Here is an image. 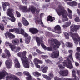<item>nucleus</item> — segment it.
Wrapping results in <instances>:
<instances>
[{
  "instance_id": "e2e57ef3",
  "label": "nucleus",
  "mask_w": 80,
  "mask_h": 80,
  "mask_svg": "<svg viewBox=\"0 0 80 80\" xmlns=\"http://www.w3.org/2000/svg\"><path fill=\"white\" fill-rule=\"evenodd\" d=\"M78 76L79 77H80V71H78Z\"/></svg>"
},
{
  "instance_id": "6e6552de",
  "label": "nucleus",
  "mask_w": 80,
  "mask_h": 80,
  "mask_svg": "<svg viewBox=\"0 0 80 80\" xmlns=\"http://www.w3.org/2000/svg\"><path fill=\"white\" fill-rule=\"evenodd\" d=\"M62 64L63 65L60 64L58 66L60 68H65L64 67H65V66H66L68 68L70 69H71L73 68V66L72 64L71 61L68 59L62 62Z\"/></svg>"
},
{
  "instance_id": "a211bd4d",
  "label": "nucleus",
  "mask_w": 80,
  "mask_h": 80,
  "mask_svg": "<svg viewBox=\"0 0 80 80\" xmlns=\"http://www.w3.org/2000/svg\"><path fill=\"white\" fill-rule=\"evenodd\" d=\"M24 74L25 75H27L28 76L26 78L27 80H32V77L29 74V72L27 71H24Z\"/></svg>"
},
{
  "instance_id": "9d476101",
  "label": "nucleus",
  "mask_w": 80,
  "mask_h": 80,
  "mask_svg": "<svg viewBox=\"0 0 80 80\" xmlns=\"http://www.w3.org/2000/svg\"><path fill=\"white\" fill-rule=\"evenodd\" d=\"M36 40L38 46H40V44H41L42 48H43L44 50H47V48L46 47V46L43 44V42L42 40L40 41L39 38H36Z\"/></svg>"
},
{
  "instance_id": "58836bf2",
  "label": "nucleus",
  "mask_w": 80,
  "mask_h": 80,
  "mask_svg": "<svg viewBox=\"0 0 80 80\" xmlns=\"http://www.w3.org/2000/svg\"><path fill=\"white\" fill-rule=\"evenodd\" d=\"M0 29H1V30H4L5 29L4 26L2 24H0Z\"/></svg>"
},
{
  "instance_id": "a19ab883",
  "label": "nucleus",
  "mask_w": 80,
  "mask_h": 80,
  "mask_svg": "<svg viewBox=\"0 0 80 80\" xmlns=\"http://www.w3.org/2000/svg\"><path fill=\"white\" fill-rule=\"evenodd\" d=\"M16 13L17 15V16L18 18H19V17H20V16H21V15L20 14V13L18 12L17 11H16Z\"/></svg>"
},
{
  "instance_id": "412c9836",
  "label": "nucleus",
  "mask_w": 80,
  "mask_h": 80,
  "mask_svg": "<svg viewBox=\"0 0 80 80\" xmlns=\"http://www.w3.org/2000/svg\"><path fill=\"white\" fill-rule=\"evenodd\" d=\"M20 31V29H18L17 28H14L13 29H10L9 30V32H14L16 33H17L18 34L19 32Z\"/></svg>"
},
{
  "instance_id": "0e129e2a",
  "label": "nucleus",
  "mask_w": 80,
  "mask_h": 80,
  "mask_svg": "<svg viewBox=\"0 0 80 80\" xmlns=\"http://www.w3.org/2000/svg\"><path fill=\"white\" fill-rule=\"evenodd\" d=\"M20 43H23V41L22 40V39L21 38H20Z\"/></svg>"
},
{
  "instance_id": "4468645a",
  "label": "nucleus",
  "mask_w": 80,
  "mask_h": 80,
  "mask_svg": "<svg viewBox=\"0 0 80 80\" xmlns=\"http://www.w3.org/2000/svg\"><path fill=\"white\" fill-rule=\"evenodd\" d=\"M2 4L4 11H5L6 10H7V6H10V3L7 2H2Z\"/></svg>"
},
{
  "instance_id": "bf43d9fd",
  "label": "nucleus",
  "mask_w": 80,
  "mask_h": 80,
  "mask_svg": "<svg viewBox=\"0 0 80 80\" xmlns=\"http://www.w3.org/2000/svg\"><path fill=\"white\" fill-rule=\"evenodd\" d=\"M44 15H44V14H43V13H42L40 15V17H43V16H44Z\"/></svg>"
},
{
  "instance_id": "680f3d73",
  "label": "nucleus",
  "mask_w": 80,
  "mask_h": 80,
  "mask_svg": "<svg viewBox=\"0 0 80 80\" xmlns=\"http://www.w3.org/2000/svg\"><path fill=\"white\" fill-rule=\"evenodd\" d=\"M75 64L76 65V67H77V66H78V65H79L78 63V62H75Z\"/></svg>"
},
{
  "instance_id": "6ab92c4d",
  "label": "nucleus",
  "mask_w": 80,
  "mask_h": 80,
  "mask_svg": "<svg viewBox=\"0 0 80 80\" xmlns=\"http://www.w3.org/2000/svg\"><path fill=\"white\" fill-rule=\"evenodd\" d=\"M67 4L68 5H69L71 6V7H75V6H77L78 4L77 2L75 1L68 2Z\"/></svg>"
},
{
  "instance_id": "5fc2aeb1",
  "label": "nucleus",
  "mask_w": 80,
  "mask_h": 80,
  "mask_svg": "<svg viewBox=\"0 0 80 80\" xmlns=\"http://www.w3.org/2000/svg\"><path fill=\"white\" fill-rule=\"evenodd\" d=\"M28 57L29 59H32V55L31 54L29 55Z\"/></svg>"
},
{
  "instance_id": "338daca9",
  "label": "nucleus",
  "mask_w": 80,
  "mask_h": 80,
  "mask_svg": "<svg viewBox=\"0 0 80 80\" xmlns=\"http://www.w3.org/2000/svg\"><path fill=\"white\" fill-rule=\"evenodd\" d=\"M46 61V63H49V62H50V61H49V60H45Z\"/></svg>"
},
{
  "instance_id": "c85d7f7f",
  "label": "nucleus",
  "mask_w": 80,
  "mask_h": 80,
  "mask_svg": "<svg viewBox=\"0 0 80 80\" xmlns=\"http://www.w3.org/2000/svg\"><path fill=\"white\" fill-rule=\"evenodd\" d=\"M69 53H71V54L69 56V58H70L71 60H72V62H74L73 60V57H72V53H73V51L72 50H70L68 51Z\"/></svg>"
},
{
  "instance_id": "603ef678",
  "label": "nucleus",
  "mask_w": 80,
  "mask_h": 80,
  "mask_svg": "<svg viewBox=\"0 0 80 80\" xmlns=\"http://www.w3.org/2000/svg\"><path fill=\"white\" fill-rule=\"evenodd\" d=\"M57 32H56L57 33H61V30L60 29L57 30Z\"/></svg>"
},
{
  "instance_id": "ea45409f",
  "label": "nucleus",
  "mask_w": 80,
  "mask_h": 80,
  "mask_svg": "<svg viewBox=\"0 0 80 80\" xmlns=\"http://www.w3.org/2000/svg\"><path fill=\"white\" fill-rule=\"evenodd\" d=\"M54 80H63V78H59L57 77L56 76L54 77Z\"/></svg>"
},
{
  "instance_id": "2f4dec72",
  "label": "nucleus",
  "mask_w": 80,
  "mask_h": 80,
  "mask_svg": "<svg viewBox=\"0 0 80 80\" xmlns=\"http://www.w3.org/2000/svg\"><path fill=\"white\" fill-rule=\"evenodd\" d=\"M33 61L34 63V64L36 66V68H40V66L38 65V62H37L34 59Z\"/></svg>"
},
{
  "instance_id": "052dcab7",
  "label": "nucleus",
  "mask_w": 80,
  "mask_h": 80,
  "mask_svg": "<svg viewBox=\"0 0 80 80\" xmlns=\"http://www.w3.org/2000/svg\"><path fill=\"white\" fill-rule=\"evenodd\" d=\"M31 66L32 67H33L34 66V64H33V63L32 62H31Z\"/></svg>"
},
{
  "instance_id": "423d86ee",
  "label": "nucleus",
  "mask_w": 80,
  "mask_h": 80,
  "mask_svg": "<svg viewBox=\"0 0 80 80\" xmlns=\"http://www.w3.org/2000/svg\"><path fill=\"white\" fill-rule=\"evenodd\" d=\"M49 42H54L55 43V45H56V46H55V45H51L50 47H48L47 48V50L48 51H52V48H59V46L61 44L60 42H58L57 41V40L55 39H50L48 40Z\"/></svg>"
},
{
  "instance_id": "69168bd1",
  "label": "nucleus",
  "mask_w": 80,
  "mask_h": 80,
  "mask_svg": "<svg viewBox=\"0 0 80 80\" xmlns=\"http://www.w3.org/2000/svg\"><path fill=\"white\" fill-rule=\"evenodd\" d=\"M22 20H23V22H24V21H26V20H25V19L23 17L22 18Z\"/></svg>"
},
{
  "instance_id": "4d7b16f0",
  "label": "nucleus",
  "mask_w": 80,
  "mask_h": 80,
  "mask_svg": "<svg viewBox=\"0 0 80 80\" xmlns=\"http://www.w3.org/2000/svg\"><path fill=\"white\" fill-rule=\"evenodd\" d=\"M77 50L78 52H80V47L77 48Z\"/></svg>"
},
{
  "instance_id": "864d4df0",
  "label": "nucleus",
  "mask_w": 80,
  "mask_h": 80,
  "mask_svg": "<svg viewBox=\"0 0 80 80\" xmlns=\"http://www.w3.org/2000/svg\"><path fill=\"white\" fill-rule=\"evenodd\" d=\"M77 12L79 15H80V10L79 9H78L77 10Z\"/></svg>"
},
{
  "instance_id": "cd10ccee",
  "label": "nucleus",
  "mask_w": 80,
  "mask_h": 80,
  "mask_svg": "<svg viewBox=\"0 0 80 80\" xmlns=\"http://www.w3.org/2000/svg\"><path fill=\"white\" fill-rule=\"evenodd\" d=\"M36 22H38V23H39L41 25H42V27H45L44 25H43V22L42 21V20H41V19H38V18L36 20Z\"/></svg>"
},
{
  "instance_id": "4be33fe9",
  "label": "nucleus",
  "mask_w": 80,
  "mask_h": 80,
  "mask_svg": "<svg viewBox=\"0 0 80 80\" xmlns=\"http://www.w3.org/2000/svg\"><path fill=\"white\" fill-rule=\"evenodd\" d=\"M7 35L8 37L9 38H15V35L10 33H7L6 34H5L6 37V38H7Z\"/></svg>"
},
{
  "instance_id": "a878e982",
  "label": "nucleus",
  "mask_w": 80,
  "mask_h": 80,
  "mask_svg": "<svg viewBox=\"0 0 80 80\" xmlns=\"http://www.w3.org/2000/svg\"><path fill=\"white\" fill-rule=\"evenodd\" d=\"M12 42L13 44H15L16 45H18L20 44V42H19V41L18 39L12 40Z\"/></svg>"
},
{
  "instance_id": "6e6d98bb",
  "label": "nucleus",
  "mask_w": 80,
  "mask_h": 80,
  "mask_svg": "<svg viewBox=\"0 0 80 80\" xmlns=\"http://www.w3.org/2000/svg\"><path fill=\"white\" fill-rule=\"evenodd\" d=\"M7 28H13V26H9V25H8L7 26Z\"/></svg>"
},
{
  "instance_id": "1a4fd4ad",
  "label": "nucleus",
  "mask_w": 80,
  "mask_h": 80,
  "mask_svg": "<svg viewBox=\"0 0 80 80\" xmlns=\"http://www.w3.org/2000/svg\"><path fill=\"white\" fill-rule=\"evenodd\" d=\"M5 44L6 46L10 47L12 51H14V52H19V51L20 50V49H21L20 47H16L13 46L12 45V43H10L8 42H5Z\"/></svg>"
},
{
  "instance_id": "7ed1b4c3",
  "label": "nucleus",
  "mask_w": 80,
  "mask_h": 80,
  "mask_svg": "<svg viewBox=\"0 0 80 80\" xmlns=\"http://www.w3.org/2000/svg\"><path fill=\"white\" fill-rule=\"evenodd\" d=\"M56 11L59 16L62 15L63 17L62 21L63 22H65V21L68 20V18H67L68 14L66 10H64L63 7L61 6H59L56 10Z\"/></svg>"
},
{
  "instance_id": "9b49d317",
  "label": "nucleus",
  "mask_w": 80,
  "mask_h": 80,
  "mask_svg": "<svg viewBox=\"0 0 80 80\" xmlns=\"http://www.w3.org/2000/svg\"><path fill=\"white\" fill-rule=\"evenodd\" d=\"M72 77H73V79L64 78L63 79V80H79L80 79H79V78L77 77V76H76L75 71H72Z\"/></svg>"
},
{
  "instance_id": "20e7f679",
  "label": "nucleus",
  "mask_w": 80,
  "mask_h": 80,
  "mask_svg": "<svg viewBox=\"0 0 80 80\" xmlns=\"http://www.w3.org/2000/svg\"><path fill=\"white\" fill-rule=\"evenodd\" d=\"M27 6H20L19 7V8L20 10H22V11L24 13H26V12H31L32 13H35V11L37 13H38L39 12H40V9H37L35 10L36 8L33 6H30L29 7V9L28 10L27 8Z\"/></svg>"
},
{
  "instance_id": "c9c22d12",
  "label": "nucleus",
  "mask_w": 80,
  "mask_h": 80,
  "mask_svg": "<svg viewBox=\"0 0 80 80\" xmlns=\"http://www.w3.org/2000/svg\"><path fill=\"white\" fill-rule=\"evenodd\" d=\"M63 33L65 36L66 38L67 39H69V36L68 34V33H67V32H64Z\"/></svg>"
},
{
  "instance_id": "b1692460",
  "label": "nucleus",
  "mask_w": 80,
  "mask_h": 80,
  "mask_svg": "<svg viewBox=\"0 0 80 80\" xmlns=\"http://www.w3.org/2000/svg\"><path fill=\"white\" fill-rule=\"evenodd\" d=\"M41 69H43L42 70V72L43 73H46L47 70H48V67H45V66H42L41 67Z\"/></svg>"
},
{
  "instance_id": "7c9ffc66",
  "label": "nucleus",
  "mask_w": 80,
  "mask_h": 80,
  "mask_svg": "<svg viewBox=\"0 0 80 80\" xmlns=\"http://www.w3.org/2000/svg\"><path fill=\"white\" fill-rule=\"evenodd\" d=\"M10 78H12V80H20L18 78H13L12 77H10L9 76H7L6 77V80H8V79H10Z\"/></svg>"
},
{
  "instance_id": "de8ad7c7",
  "label": "nucleus",
  "mask_w": 80,
  "mask_h": 80,
  "mask_svg": "<svg viewBox=\"0 0 80 80\" xmlns=\"http://www.w3.org/2000/svg\"><path fill=\"white\" fill-rule=\"evenodd\" d=\"M2 56L3 58H6L7 57V56L5 54H2Z\"/></svg>"
},
{
  "instance_id": "2eb2a0df",
  "label": "nucleus",
  "mask_w": 80,
  "mask_h": 80,
  "mask_svg": "<svg viewBox=\"0 0 80 80\" xmlns=\"http://www.w3.org/2000/svg\"><path fill=\"white\" fill-rule=\"evenodd\" d=\"M59 74L61 75L62 76H67L68 74V70H66L64 71H60L59 72Z\"/></svg>"
},
{
  "instance_id": "f3484780",
  "label": "nucleus",
  "mask_w": 80,
  "mask_h": 80,
  "mask_svg": "<svg viewBox=\"0 0 80 80\" xmlns=\"http://www.w3.org/2000/svg\"><path fill=\"white\" fill-rule=\"evenodd\" d=\"M8 73L5 71H4L2 72H0V80L2 79L6 75H8Z\"/></svg>"
},
{
  "instance_id": "8fccbe9b",
  "label": "nucleus",
  "mask_w": 80,
  "mask_h": 80,
  "mask_svg": "<svg viewBox=\"0 0 80 80\" xmlns=\"http://www.w3.org/2000/svg\"><path fill=\"white\" fill-rule=\"evenodd\" d=\"M22 53L23 56H25V55H26L27 54V52L25 51H24L23 52H22Z\"/></svg>"
},
{
  "instance_id": "c756f323",
  "label": "nucleus",
  "mask_w": 80,
  "mask_h": 80,
  "mask_svg": "<svg viewBox=\"0 0 80 80\" xmlns=\"http://www.w3.org/2000/svg\"><path fill=\"white\" fill-rule=\"evenodd\" d=\"M32 74L35 77H39L41 75V74L37 72H33Z\"/></svg>"
},
{
  "instance_id": "e433bc0d",
  "label": "nucleus",
  "mask_w": 80,
  "mask_h": 80,
  "mask_svg": "<svg viewBox=\"0 0 80 80\" xmlns=\"http://www.w3.org/2000/svg\"><path fill=\"white\" fill-rule=\"evenodd\" d=\"M22 23L24 25V26H27L29 25V23L27 21H22Z\"/></svg>"
},
{
  "instance_id": "5701e85b",
  "label": "nucleus",
  "mask_w": 80,
  "mask_h": 80,
  "mask_svg": "<svg viewBox=\"0 0 80 80\" xmlns=\"http://www.w3.org/2000/svg\"><path fill=\"white\" fill-rule=\"evenodd\" d=\"M48 77L47 78V80H51L54 77V75L53 74V73L51 72L48 73Z\"/></svg>"
},
{
  "instance_id": "f03ea898",
  "label": "nucleus",
  "mask_w": 80,
  "mask_h": 80,
  "mask_svg": "<svg viewBox=\"0 0 80 80\" xmlns=\"http://www.w3.org/2000/svg\"><path fill=\"white\" fill-rule=\"evenodd\" d=\"M6 14L8 16H9L11 19L9 18H7L5 16H3L2 17V22L5 23V24H7V23L8 22V20H11V22H15L16 19L14 17V16L13 15V9L11 8H9L7 10V11L6 12Z\"/></svg>"
},
{
  "instance_id": "f8f14e48",
  "label": "nucleus",
  "mask_w": 80,
  "mask_h": 80,
  "mask_svg": "<svg viewBox=\"0 0 80 80\" xmlns=\"http://www.w3.org/2000/svg\"><path fill=\"white\" fill-rule=\"evenodd\" d=\"M58 56H59V51H58V50L56 51L55 50H54L51 55V57L53 58H57V57H58Z\"/></svg>"
},
{
  "instance_id": "f257e3e1",
  "label": "nucleus",
  "mask_w": 80,
  "mask_h": 80,
  "mask_svg": "<svg viewBox=\"0 0 80 80\" xmlns=\"http://www.w3.org/2000/svg\"><path fill=\"white\" fill-rule=\"evenodd\" d=\"M79 28H80V25H73L70 27V35L71 37H72L74 43L76 45H78V42L79 45H80V38L78 34H74L73 32L74 31H77V30H78Z\"/></svg>"
},
{
  "instance_id": "39448f33",
  "label": "nucleus",
  "mask_w": 80,
  "mask_h": 80,
  "mask_svg": "<svg viewBox=\"0 0 80 80\" xmlns=\"http://www.w3.org/2000/svg\"><path fill=\"white\" fill-rule=\"evenodd\" d=\"M18 57H21V59L22 64L24 67L26 68H30V62H28V59L27 57L23 56L22 52H20L18 54Z\"/></svg>"
},
{
  "instance_id": "aec40b11",
  "label": "nucleus",
  "mask_w": 80,
  "mask_h": 80,
  "mask_svg": "<svg viewBox=\"0 0 80 80\" xmlns=\"http://www.w3.org/2000/svg\"><path fill=\"white\" fill-rule=\"evenodd\" d=\"M14 63H15V67L16 68H19L20 67V63H19V62L18 61V59L17 58H15L14 60Z\"/></svg>"
},
{
  "instance_id": "ddd939ff",
  "label": "nucleus",
  "mask_w": 80,
  "mask_h": 80,
  "mask_svg": "<svg viewBox=\"0 0 80 80\" xmlns=\"http://www.w3.org/2000/svg\"><path fill=\"white\" fill-rule=\"evenodd\" d=\"M5 64L8 68H10L12 65V61L10 59H8L5 62Z\"/></svg>"
},
{
  "instance_id": "09e8293b",
  "label": "nucleus",
  "mask_w": 80,
  "mask_h": 80,
  "mask_svg": "<svg viewBox=\"0 0 80 80\" xmlns=\"http://www.w3.org/2000/svg\"><path fill=\"white\" fill-rule=\"evenodd\" d=\"M16 74L17 75H19V76H21V75H22V73L21 72H18L16 73Z\"/></svg>"
},
{
  "instance_id": "49530a36",
  "label": "nucleus",
  "mask_w": 80,
  "mask_h": 80,
  "mask_svg": "<svg viewBox=\"0 0 80 80\" xmlns=\"http://www.w3.org/2000/svg\"><path fill=\"white\" fill-rule=\"evenodd\" d=\"M66 25H67V27H69L70 25H71V22H68L66 23Z\"/></svg>"
},
{
  "instance_id": "a18cd8bd",
  "label": "nucleus",
  "mask_w": 80,
  "mask_h": 80,
  "mask_svg": "<svg viewBox=\"0 0 80 80\" xmlns=\"http://www.w3.org/2000/svg\"><path fill=\"white\" fill-rule=\"evenodd\" d=\"M36 52H38V54H42V52L41 51H40V50L38 49L36 50Z\"/></svg>"
},
{
  "instance_id": "f704fd0d",
  "label": "nucleus",
  "mask_w": 80,
  "mask_h": 80,
  "mask_svg": "<svg viewBox=\"0 0 80 80\" xmlns=\"http://www.w3.org/2000/svg\"><path fill=\"white\" fill-rule=\"evenodd\" d=\"M66 45L67 47H72L73 46L72 44L70 42H67L66 44Z\"/></svg>"
},
{
  "instance_id": "bb28decb",
  "label": "nucleus",
  "mask_w": 80,
  "mask_h": 80,
  "mask_svg": "<svg viewBox=\"0 0 80 80\" xmlns=\"http://www.w3.org/2000/svg\"><path fill=\"white\" fill-rule=\"evenodd\" d=\"M68 11L69 13H70V14L68 15V17L70 19H72V12L68 8Z\"/></svg>"
},
{
  "instance_id": "79ce46f5",
  "label": "nucleus",
  "mask_w": 80,
  "mask_h": 80,
  "mask_svg": "<svg viewBox=\"0 0 80 80\" xmlns=\"http://www.w3.org/2000/svg\"><path fill=\"white\" fill-rule=\"evenodd\" d=\"M28 0H22V2L24 4V3H25L26 5H27V1Z\"/></svg>"
},
{
  "instance_id": "4c0bfd02",
  "label": "nucleus",
  "mask_w": 80,
  "mask_h": 80,
  "mask_svg": "<svg viewBox=\"0 0 80 80\" xmlns=\"http://www.w3.org/2000/svg\"><path fill=\"white\" fill-rule=\"evenodd\" d=\"M5 52L8 55V57H10V52H9L8 50H7V49H5Z\"/></svg>"
},
{
  "instance_id": "0eeeda50",
  "label": "nucleus",
  "mask_w": 80,
  "mask_h": 80,
  "mask_svg": "<svg viewBox=\"0 0 80 80\" xmlns=\"http://www.w3.org/2000/svg\"><path fill=\"white\" fill-rule=\"evenodd\" d=\"M18 33V34H22V35L24 36V37L25 38V41L26 43V44H28L30 40V36L28 35V34L25 32L24 30L22 29H20Z\"/></svg>"
},
{
  "instance_id": "37998d69",
  "label": "nucleus",
  "mask_w": 80,
  "mask_h": 80,
  "mask_svg": "<svg viewBox=\"0 0 80 80\" xmlns=\"http://www.w3.org/2000/svg\"><path fill=\"white\" fill-rule=\"evenodd\" d=\"M75 21L77 22H80V19L78 18H76L75 19Z\"/></svg>"
},
{
  "instance_id": "72a5a7b5",
  "label": "nucleus",
  "mask_w": 80,
  "mask_h": 80,
  "mask_svg": "<svg viewBox=\"0 0 80 80\" xmlns=\"http://www.w3.org/2000/svg\"><path fill=\"white\" fill-rule=\"evenodd\" d=\"M54 29L55 30H60V25H57L55 26V27L54 28Z\"/></svg>"
},
{
  "instance_id": "473e14b6",
  "label": "nucleus",
  "mask_w": 80,
  "mask_h": 80,
  "mask_svg": "<svg viewBox=\"0 0 80 80\" xmlns=\"http://www.w3.org/2000/svg\"><path fill=\"white\" fill-rule=\"evenodd\" d=\"M34 60L36 61L38 63H40V64L43 63V61H42L40 60L37 58H35Z\"/></svg>"
},
{
  "instance_id": "13d9d810",
  "label": "nucleus",
  "mask_w": 80,
  "mask_h": 80,
  "mask_svg": "<svg viewBox=\"0 0 80 80\" xmlns=\"http://www.w3.org/2000/svg\"><path fill=\"white\" fill-rule=\"evenodd\" d=\"M18 26L19 27H21L22 26V24L20 22L18 23Z\"/></svg>"
},
{
  "instance_id": "393cba45",
  "label": "nucleus",
  "mask_w": 80,
  "mask_h": 80,
  "mask_svg": "<svg viewBox=\"0 0 80 80\" xmlns=\"http://www.w3.org/2000/svg\"><path fill=\"white\" fill-rule=\"evenodd\" d=\"M55 20L54 17H52V16H49L47 18V21H50V22H53Z\"/></svg>"
},
{
  "instance_id": "c03bdc74",
  "label": "nucleus",
  "mask_w": 80,
  "mask_h": 80,
  "mask_svg": "<svg viewBox=\"0 0 80 80\" xmlns=\"http://www.w3.org/2000/svg\"><path fill=\"white\" fill-rule=\"evenodd\" d=\"M42 75L43 77L44 78H45V79H46V80H47V78H48V76L45 74H43Z\"/></svg>"
},
{
  "instance_id": "3c124183",
  "label": "nucleus",
  "mask_w": 80,
  "mask_h": 80,
  "mask_svg": "<svg viewBox=\"0 0 80 80\" xmlns=\"http://www.w3.org/2000/svg\"><path fill=\"white\" fill-rule=\"evenodd\" d=\"M41 57H42V58H47L48 56H42Z\"/></svg>"
},
{
  "instance_id": "dca6fc26",
  "label": "nucleus",
  "mask_w": 80,
  "mask_h": 80,
  "mask_svg": "<svg viewBox=\"0 0 80 80\" xmlns=\"http://www.w3.org/2000/svg\"><path fill=\"white\" fill-rule=\"evenodd\" d=\"M29 31L30 32L32 33V34H36V33H37L38 32V30L35 28H30Z\"/></svg>"
},
{
  "instance_id": "774afa93",
  "label": "nucleus",
  "mask_w": 80,
  "mask_h": 80,
  "mask_svg": "<svg viewBox=\"0 0 80 80\" xmlns=\"http://www.w3.org/2000/svg\"><path fill=\"white\" fill-rule=\"evenodd\" d=\"M32 54L33 55H34V56H35V55H37V53H35V52H33L32 53Z\"/></svg>"
}]
</instances>
